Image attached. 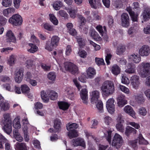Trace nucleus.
<instances>
[{"instance_id":"1","label":"nucleus","mask_w":150,"mask_h":150,"mask_svg":"<svg viewBox=\"0 0 150 150\" xmlns=\"http://www.w3.org/2000/svg\"><path fill=\"white\" fill-rule=\"evenodd\" d=\"M100 89L103 96L108 97L112 95L115 91L113 82L111 81H105L100 87Z\"/></svg>"},{"instance_id":"2","label":"nucleus","mask_w":150,"mask_h":150,"mask_svg":"<svg viewBox=\"0 0 150 150\" xmlns=\"http://www.w3.org/2000/svg\"><path fill=\"white\" fill-rule=\"evenodd\" d=\"M137 71L142 77H146L150 74V62H144L138 66Z\"/></svg>"},{"instance_id":"3","label":"nucleus","mask_w":150,"mask_h":150,"mask_svg":"<svg viewBox=\"0 0 150 150\" xmlns=\"http://www.w3.org/2000/svg\"><path fill=\"white\" fill-rule=\"evenodd\" d=\"M59 40V38L57 36H53L51 41L48 40L46 42L45 49L49 51H52L57 46Z\"/></svg>"},{"instance_id":"4","label":"nucleus","mask_w":150,"mask_h":150,"mask_svg":"<svg viewBox=\"0 0 150 150\" xmlns=\"http://www.w3.org/2000/svg\"><path fill=\"white\" fill-rule=\"evenodd\" d=\"M8 21L13 26H18L21 25L23 22L22 17L19 15L15 14L11 17Z\"/></svg>"},{"instance_id":"5","label":"nucleus","mask_w":150,"mask_h":150,"mask_svg":"<svg viewBox=\"0 0 150 150\" xmlns=\"http://www.w3.org/2000/svg\"><path fill=\"white\" fill-rule=\"evenodd\" d=\"M123 142V139L122 137L120 134L116 133L113 138L111 144L116 148H118L122 146Z\"/></svg>"},{"instance_id":"6","label":"nucleus","mask_w":150,"mask_h":150,"mask_svg":"<svg viewBox=\"0 0 150 150\" xmlns=\"http://www.w3.org/2000/svg\"><path fill=\"white\" fill-rule=\"evenodd\" d=\"M121 25L123 27L127 28L130 24L129 16L126 13H123L121 16Z\"/></svg>"},{"instance_id":"7","label":"nucleus","mask_w":150,"mask_h":150,"mask_svg":"<svg viewBox=\"0 0 150 150\" xmlns=\"http://www.w3.org/2000/svg\"><path fill=\"white\" fill-rule=\"evenodd\" d=\"M139 53L141 56L146 57L150 54V47L148 45L142 46L139 49Z\"/></svg>"},{"instance_id":"8","label":"nucleus","mask_w":150,"mask_h":150,"mask_svg":"<svg viewBox=\"0 0 150 150\" xmlns=\"http://www.w3.org/2000/svg\"><path fill=\"white\" fill-rule=\"evenodd\" d=\"M130 81L133 89L137 90L139 88L140 84L139 76L137 75L132 76L130 78Z\"/></svg>"},{"instance_id":"9","label":"nucleus","mask_w":150,"mask_h":150,"mask_svg":"<svg viewBox=\"0 0 150 150\" xmlns=\"http://www.w3.org/2000/svg\"><path fill=\"white\" fill-rule=\"evenodd\" d=\"M115 100L113 98H111L108 99L106 102L107 109L110 114H113L115 111Z\"/></svg>"},{"instance_id":"10","label":"nucleus","mask_w":150,"mask_h":150,"mask_svg":"<svg viewBox=\"0 0 150 150\" xmlns=\"http://www.w3.org/2000/svg\"><path fill=\"white\" fill-rule=\"evenodd\" d=\"M142 23L149 20L150 19V8L149 7L146 6H144V11L142 13Z\"/></svg>"},{"instance_id":"11","label":"nucleus","mask_w":150,"mask_h":150,"mask_svg":"<svg viewBox=\"0 0 150 150\" xmlns=\"http://www.w3.org/2000/svg\"><path fill=\"white\" fill-rule=\"evenodd\" d=\"M67 70L71 74H75L78 73V67L73 63L71 62H66V68Z\"/></svg>"},{"instance_id":"12","label":"nucleus","mask_w":150,"mask_h":150,"mask_svg":"<svg viewBox=\"0 0 150 150\" xmlns=\"http://www.w3.org/2000/svg\"><path fill=\"white\" fill-rule=\"evenodd\" d=\"M128 59L129 62L138 64L141 61V58L139 54L133 53L129 55Z\"/></svg>"},{"instance_id":"13","label":"nucleus","mask_w":150,"mask_h":150,"mask_svg":"<svg viewBox=\"0 0 150 150\" xmlns=\"http://www.w3.org/2000/svg\"><path fill=\"white\" fill-rule=\"evenodd\" d=\"M24 71V70L22 68L19 69L16 71L15 77L16 82L19 83L21 81L23 77Z\"/></svg>"},{"instance_id":"14","label":"nucleus","mask_w":150,"mask_h":150,"mask_svg":"<svg viewBox=\"0 0 150 150\" xmlns=\"http://www.w3.org/2000/svg\"><path fill=\"white\" fill-rule=\"evenodd\" d=\"M0 107L2 111H6L10 108L9 103L4 99L3 97L0 94Z\"/></svg>"},{"instance_id":"15","label":"nucleus","mask_w":150,"mask_h":150,"mask_svg":"<svg viewBox=\"0 0 150 150\" xmlns=\"http://www.w3.org/2000/svg\"><path fill=\"white\" fill-rule=\"evenodd\" d=\"M72 142L74 146H80L84 148H86V143L84 139L82 138L78 137L76 139H73L72 140Z\"/></svg>"},{"instance_id":"16","label":"nucleus","mask_w":150,"mask_h":150,"mask_svg":"<svg viewBox=\"0 0 150 150\" xmlns=\"http://www.w3.org/2000/svg\"><path fill=\"white\" fill-rule=\"evenodd\" d=\"M117 104L120 108L123 107L127 103V101L126 100L125 96L124 95L119 96L117 98Z\"/></svg>"},{"instance_id":"17","label":"nucleus","mask_w":150,"mask_h":150,"mask_svg":"<svg viewBox=\"0 0 150 150\" xmlns=\"http://www.w3.org/2000/svg\"><path fill=\"white\" fill-rule=\"evenodd\" d=\"M96 28L97 30L99 32L102 37H103L105 40L107 41L108 39V37L106 34V28L105 26H103V27L100 25H97Z\"/></svg>"},{"instance_id":"18","label":"nucleus","mask_w":150,"mask_h":150,"mask_svg":"<svg viewBox=\"0 0 150 150\" xmlns=\"http://www.w3.org/2000/svg\"><path fill=\"white\" fill-rule=\"evenodd\" d=\"M123 111L126 114H128L134 119H136L137 117L136 112L133 108L130 105L125 106L123 109Z\"/></svg>"},{"instance_id":"19","label":"nucleus","mask_w":150,"mask_h":150,"mask_svg":"<svg viewBox=\"0 0 150 150\" xmlns=\"http://www.w3.org/2000/svg\"><path fill=\"white\" fill-rule=\"evenodd\" d=\"M80 95L83 103L86 105L87 104L88 102V91L86 89H82L80 92Z\"/></svg>"},{"instance_id":"20","label":"nucleus","mask_w":150,"mask_h":150,"mask_svg":"<svg viewBox=\"0 0 150 150\" xmlns=\"http://www.w3.org/2000/svg\"><path fill=\"white\" fill-rule=\"evenodd\" d=\"M100 93L98 91L95 90L92 91L91 93V101L92 104L96 103L100 97Z\"/></svg>"},{"instance_id":"21","label":"nucleus","mask_w":150,"mask_h":150,"mask_svg":"<svg viewBox=\"0 0 150 150\" xmlns=\"http://www.w3.org/2000/svg\"><path fill=\"white\" fill-rule=\"evenodd\" d=\"M128 0H114L112 1V6L114 8L118 9L121 8L123 3L127 2Z\"/></svg>"},{"instance_id":"22","label":"nucleus","mask_w":150,"mask_h":150,"mask_svg":"<svg viewBox=\"0 0 150 150\" xmlns=\"http://www.w3.org/2000/svg\"><path fill=\"white\" fill-rule=\"evenodd\" d=\"M126 11L128 12L133 21L137 22L139 14L135 13L132 11V8L130 6H127L126 8Z\"/></svg>"},{"instance_id":"23","label":"nucleus","mask_w":150,"mask_h":150,"mask_svg":"<svg viewBox=\"0 0 150 150\" xmlns=\"http://www.w3.org/2000/svg\"><path fill=\"white\" fill-rule=\"evenodd\" d=\"M6 36L7 37V42H12L14 43L16 42V37L11 30H8L6 33Z\"/></svg>"},{"instance_id":"24","label":"nucleus","mask_w":150,"mask_h":150,"mask_svg":"<svg viewBox=\"0 0 150 150\" xmlns=\"http://www.w3.org/2000/svg\"><path fill=\"white\" fill-rule=\"evenodd\" d=\"M136 101L139 103L144 102L145 100L144 97L142 93H137L133 96Z\"/></svg>"},{"instance_id":"25","label":"nucleus","mask_w":150,"mask_h":150,"mask_svg":"<svg viewBox=\"0 0 150 150\" xmlns=\"http://www.w3.org/2000/svg\"><path fill=\"white\" fill-rule=\"evenodd\" d=\"M125 72L127 74H132L136 73V67L134 65L129 64L128 66L126 67Z\"/></svg>"},{"instance_id":"26","label":"nucleus","mask_w":150,"mask_h":150,"mask_svg":"<svg viewBox=\"0 0 150 150\" xmlns=\"http://www.w3.org/2000/svg\"><path fill=\"white\" fill-rule=\"evenodd\" d=\"M4 126L3 127L4 131L8 134H9L12 132V123H4Z\"/></svg>"},{"instance_id":"27","label":"nucleus","mask_w":150,"mask_h":150,"mask_svg":"<svg viewBox=\"0 0 150 150\" xmlns=\"http://www.w3.org/2000/svg\"><path fill=\"white\" fill-rule=\"evenodd\" d=\"M89 3L92 8L97 9L101 6L100 0H88Z\"/></svg>"},{"instance_id":"28","label":"nucleus","mask_w":150,"mask_h":150,"mask_svg":"<svg viewBox=\"0 0 150 150\" xmlns=\"http://www.w3.org/2000/svg\"><path fill=\"white\" fill-rule=\"evenodd\" d=\"M90 36L93 39L98 40L101 39V38L98 34L94 29H91L89 32Z\"/></svg>"},{"instance_id":"29","label":"nucleus","mask_w":150,"mask_h":150,"mask_svg":"<svg viewBox=\"0 0 150 150\" xmlns=\"http://www.w3.org/2000/svg\"><path fill=\"white\" fill-rule=\"evenodd\" d=\"M87 78L91 79L96 74V71L93 68L90 67L86 71Z\"/></svg>"},{"instance_id":"30","label":"nucleus","mask_w":150,"mask_h":150,"mask_svg":"<svg viewBox=\"0 0 150 150\" xmlns=\"http://www.w3.org/2000/svg\"><path fill=\"white\" fill-rule=\"evenodd\" d=\"M137 131L135 129L129 126H127L125 128V134L127 136H129L131 133L134 134L137 133Z\"/></svg>"},{"instance_id":"31","label":"nucleus","mask_w":150,"mask_h":150,"mask_svg":"<svg viewBox=\"0 0 150 150\" xmlns=\"http://www.w3.org/2000/svg\"><path fill=\"white\" fill-rule=\"evenodd\" d=\"M47 93L51 100H54L57 99L58 93L54 91L48 90L47 91Z\"/></svg>"},{"instance_id":"32","label":"nucleus","mask_w":150,"mask_h":150,"mask_svg":"<svg viewBox=\"0 0 150 150\" xmlns=\"http://www.w3.org/2000/svg\"><path fill=\"white\" fill-rule=\"evenodd\" d=\"M13 133L14 137L17 141L19 142L23 141V139L19 133L18 129H15L13 131Z\"/></svg>"},{"instance_id":"33","label":"nucleus","mask_w":150,"mask_h":150,"mask_svg":"<svg viewBox=\"0 0 150 150\" xmlns=\"http://www.w3.org/2000/svg\"><path fill=\"white\" fill-rule=\"evenodd\" d=\"M78 18L79 19V27L82 28L85 25L86 20L85 18L81 15H79L78 16Z\"/></svg>"},{"instance_id":"34","label":"nucleus","mask_w":150,"mask_h":150,"mask_svg":"<svg viewBox=\"0 0 150 150\" xmlns=\"http://www.w3.org/2000/svg\"><path fill=\"white\" fill-rule=\"evenodd\" d=\"M21 89L23 93L29 96L30 89L28 86L26 84L22 85L21 86Z\"/></svg>"},{"instance_id":"35","label":"nucleus","mask_w":150,"mask_h":150,"mask_svg":"<svg viewBox=\"0 0 150 150\" xmlns=\"http://www.w3.org/2000/svg\"><path fill=\"white\" fill-rule=\"evenodd\" d=\"M15 146L17 150H27L26 146L25 143L17 142Z\"/></svg>"},{"instance_id":"36","label":"nucleus","mask_w":150,"mask_h":150,"mask_svg":"<svg viewBox=\"0 0 150 150\" xmlns=\"http://www.w3.org/2000/svg\"><path fill=\"white\" fill-rule=\"evenodd\" d=\"M61 124V122L58 120H56L54 121V127L55 132H59L60 131Z\"/></svg>"},{"instance_id":"37","label":"nucleus","mask_w":150,"mask_h":150,"mask_svg":"<svg viewBox=\"0 0 150 150\" xmlns=\"http://www.w3.org/2000/svg\"><path fill=\"white\" fill-rule=\"evenodd\" d=\"M125 47L124 45H120L117 47L116 53L118 55L122 54L125 51Z\"/></svg>"},{"instance_id":"38","label":"nucleus","mask_w":150,"mask_h":150,"mask_svg":"<svg viewBox=\"0 0 150 150\" xmlns=\"http://www.w3.org/2000/svg\"><path fill=\"white\" fill-rule=\"evenodd\" d=\"M111 71L112 73L114 75H117L120 74V69L118 65H114L112 67Z\"/></svg>"},{"instance_id":"39","label":"nucleus","mask_w":150,"mask_h":150,"mask_svg":"<svg viewBox=\"0 0 150 150\" xmlns=\"http://www.w3.org/2000/svg\"><path fill=\"white\" fill-rule=\"evenodd\" d=\"M103 132L104 133L105 137H106L107 140L109 144L111 143V137L112 131L110 130H104Z\"/></svg>"},{"instance_id":"40","label":"nucleus","mask_w":150,"mask_h":150,"mask_svg":"<svg viewBox=\"0 0 150 150\" xmlns=\"http://www.w3.org/2000/svg\"><path fill=\"white\" fill-rule=\"evenodd\" d=\"M41 98L45 102H48L49 101V96L44 91L41 92Z\"/></svg>"},{"instance_id":"41","label":"nucleus","mask_w":150,"mask_h":150,"mask_svg":"<svg viewBox=\"0 0 150 150\" xmlns=\"http://www.w3.org/2000/svg\"><path fill=\"white\" fill-rule=\"evenodd\" d=\"M29 45L30 47V48L28 50V51L30 53H34L38 50V47L33 43H29Z\"/></svg>"},{"instance_id":"42","label":"nucleus","mask_w":150,"mask_h":150,"mask_svg":"<svg viewBox=\"0 0 150 150\" xmlns=\"http://www.w3.org/2000/svg\"><path fill=\"white\" fill-rule=\"evenodd\" d=\"M63 6L62 3L60 1H57L54 2L53 4V6L56 10H59Z\"/></svg>"},{"instance_id":"43","label":"nucleus","mask_w":150,"mask_h":150,"mask_svg":"<svg viewBox=\"0 0 150 150\" xmlns=\"http://www.w3.org/2000/svg\"><path fill=\"white\" fill-rule=\"evenodd\" d=\"M119 88L121 91L126 94H129L130 93L129 89L124 86L120 85Z\"/></svg>"},{"instance_id":"44","label":"nucleus","mask_w":150,"mask_h":150,"mask_svg":"<svg viewBox=\"0 0 150 150\" xmlns=\"http://www.w3.org/2000/svg\"><path fill=\"white\" fill-rule=\"evenodd\" d=\"M49 16L50 21L53 24L55 25H57L58 24V21L53 14H49Z\"/></svg>"},{"instance_id":"45","label":"nucleus","mask_w":150,"mask_h":150,"mask_svg":"<svg viewBox=\"0 0 150 150\" xmlns=\"http://www.w3.org/2000/svg\"><path fill=\"white\" fill-rule=\"evenodd\" d=\"M69 132L68 135L70 138L77 137L78 136V134L75 130H69Z\"/></svg>"},{"instance_id":"46","label":"nucleus","mask_w":150,"mask_h":150,"mask_svg":"<svg viewBox=\"0 0 150 150\" xmlns=\"http://www.w3.org/2000/svg\"><path fill=\"white\" fill-rule=\"evenodd\" d=\"M96 104V107L99 111L100 112H103V104L102 102L100 100H98Z\"/></svg>"},{"instance_id":"47","label":"nucleus","mask_w":150,"mask_h":150,"mask_svg":"<svg viewBox=\"0 0 150 150\" xmlns=\"http://www.w3.org/2000/svg\"><path fill=\"white\" fill-rule=\"evenodd\" d=\"M43 26L45 29L49 31H52L54 30V26L51 25L48 23H43Z\"/></svg>"},{"instance_id":"48","label":"nucleus","mask_w":150,"mask_h":150,"mask_svg":"<svg viewBox=\"0 0 150 150\" xmlns=\"http://www.w3.org/2000/svg\"><path fill=\"white\" fill-rule=\"evenodd\" d=\"M67 11L69 13L71 17L74 18L76 16V13L77 11L75 9H73L72 8H67Z\"/></svg>"},{"instance_id":"49","label":"nucleus","mask_w":150,"mask_h":150,"mask_svg":"<svg viewBox=\"0 0 150 150\" xmlns=\"http://www.w3.org/2000/svg\"><path fill=\"white\" fill-rule=\"evenodd\" d=\"M139 143L143 145H147L149 144L148 142L144 139L141 134L139 135Z\"/></svg>"},{"instance_id":"50","label":"nucleus","mask_w":150,"mask_h":150,"mask_svg":"<svg viewBox=\"0 0 150 150\" xmlns=\"http://www.w3.org/2000/svg\"><path fill=\"white\" fill-rule=\"evenodd\" d=\"M7 140L2 135H0V150L4 148L3 145L5 144Z\"/></svg>"},{"instance_id":"51","label":"nucleus","mask_w":150,"mask_h":150,"mask_svg":"<svg viewBox=\"0 0 150 150\" xmlns=\"http://www.w3.org/2000/svg\"><path fill=\"white\" fill-rule=\"evenodd\" d=\"M147 111L146 108L144 107H141L139 108L138 112V114L140 115L143 116H145L147 114Z\"/></svg>"},{"instance_id":"52","label":"nucleus","mask_w":150,"mask_h":150,"mask_svg":"<svg viewBox=\"0 0 150 150\" xmlns=\"http://www.w3.org/2000/svg\"><path fill=\"white\" fill-rule=\"evenodd\" d=\"M56 75L54 72H50L47 75V77L50 80L54 81L56 78Z\"/></svg>"},{"instance_id":"53","label":"nucleus","mask_w":150,"mask_h":150,"mask_svg":"<svg viewBox=\"0 0 150 150\" xmlns=\"http://www.w3.org/2000/svg\"><path fill=\"white\" fill-rule=\"evenodd\" d=\"M112 119L109 116H105L103 119V122L106 125H108L112 122Z\"/></svg>"},{"instance_id":"54","label":"nucleus","mask_w":150,"mask_h":150,"mask_svg":"<svg viewBox=\"0 0 150 150\" xmlns=\"http://www.w3.org/2000/svg\"><path fill=\"white\" fill-rule=\"evenodd\" d=\"M122 123H116V127L117 130L121 132H123L124 127Z\"/></svg>"},{"instance_id":"55","label":"nucleus","mask_w":150,"mask_h":150,"mask_svg":"<svg viewBox=\"0 0 150 150\" xmlns=\"http://www.w3.org/2000/svg\"><path fill=\"white\" fill-rule=\"evenodd\" d=\"M116 123H124V118L123 116L120 114H118L116 120Z\"/></svg>"},{"instance_id":"56","label":"nucleus","mask_w":150,"mask_h":150,"mask_svg":"<svg viewBox=\"0 0 150 150\" xmlns=\"http://www.w3.org/2000/svg\"><path fill=\"white\" fill-rule=\"evenodd\" d=\"M122 83L126 85H128L129 83V81L128 78L124 74L122 75Z\"/></svg>"},{"instance_id":"57","label":"nucleus","mask_w":150,"mask_h":150,"mask_svg":"<svg viewBox=\"0 0 150 150\" xmlns=\"http://www.w3.org/2000/svg\"><path fill=\"white\" fill-rule=\"evenodd\" d=\"M78 127V125L76 123L69 124V126H67V129L68 130H75V129L77 128Z\"/></svg>"},{"instance_id":"58","label":"nucleus","mask_w":150,"mask_h":150,"mask_svg":"<svg viewBox=\"0 0 150 150\" xmlns=\"http://www.w3.org/2000/svg\"><path fill=\"white\" fill-rule=\"evenodd\" d=\"M13 126L15 129H18L21 128L20 122L19 120L15 119L13 122Z\"/></svg>"},{"instance_id":"59","label":"nucleus","mask_w":150,"mask_h":150,"mask_svg":"<svg viewBox=\"0 0 150 150\" xmlns=\"http://www.w3.org/2000/svg\"><path fill=\"white\" fill-rule=\"evenodd\" d=\"M57 104L60 109L64 110H66V102L59 101Z\"/></svg>"},{"instance_id":"60","label":"nucleus","mask_w":150,"mask_h":150,"mask_svg":"<svg viewBox=\"0 0 150 150\" xmlns=\"http://www.w3.org/2000/svg\"><path fill=\"white\" fill-rule=\"evenodd\" d=\"M132 8L134 10H136L139 12L141 11V9L139 7V5L138 2H133L132 4Z\"/></svg>"},{"instance_id":"61","label":"nucleus","mask_w":150,"mask_h":150,"mask_svg":"<svg viewBox=\"0 0 150 150\" xmlns=\"http://www.w3.org/2000/svg\"><path fill=\"white\" fill-rule=\"evenodd\" d=\"M4 123L6 122V123L11 122L12 123V121L11 120L10 117V115L9 113H7L4 114Z\"/></svg>"},{"instance_id":"62","label":"nucleus","mask_w":150,"mask_h":150,"mask_svg":"<svg viewBox=\"0 0 150 150\" xmlns=\"http://www.w3.org/2000/svg\"><path fill=\"white\" fill-rule=\"evenodd\" d=\"M15 60V57L14 55H12L9 56L8 59V63L10 66H12L13 64H14Z\"/></svg>"},{"instance_id":"63","label":"nucleus","mask_w":150,"mask_h":150,"mask_svg":"<svg viewBox=\"0 0 150 150\" xmlns=\"http://www.w3.org/2000/svg\"><path fill=\"white\" fill-rule=\"evenodd\" d=\"M12 4V0H3L2 5L5 7L10 6Z\"/></svg>"},{"instance_id":"64","label":"nucleus","mask_w":150,"mask_h":150,"mask_svg":"<svg viewBox=\"0 0 150 150\" xmlns=\"http://www.w3.org/2000/svg\"><path fill=\"white\" fill-rule=\"evenodd\" d=\"M76 38L80 47H82L85 45V43L83 42V40L81 37L76 36Z\"/></svg>"}]
</instances>
